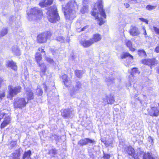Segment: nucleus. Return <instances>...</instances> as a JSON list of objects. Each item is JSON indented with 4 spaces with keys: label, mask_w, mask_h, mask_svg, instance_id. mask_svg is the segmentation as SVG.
I'll return each instance as SVG.
<instances>
[{
    "label": "nucleus",
    "mask_w": 159,
    "mask_h": 159,
    "mask_svg": "<svg viewBox=\"0 0 159 159\" xmlns=\"http://www.w3.org/2000/svg\"><path fill=\"white\" fill-rule=\"evenodd\" d=\"M61 116L65 118H70L73 115L72 111L68 109L61 110Z\"/></svg>",
    "instance_id": "nucleus-10"
},
{
    "label": "nucleus",
    "mask_w": 159,
    "mask_h": 159,
    "mask_svg": "<svg viewBox=\"0 0 159 159\" xmlns=\"http://www.w3.org/2000/svg\"><path fill=\"white\" fill-rule=\"evenodd\" d=\"M98 7L99 10V12H98V10L96 8H94L93 9V11L91 12L92 15L94 17H95L96 19H98V24L100 25H101L104 23V21L101 18H99L98 15L99 13L101 16L106 18V15L105 14L104 10L103 8L102 5V0H98Z\"/></svg>",
    "instance_id": "nucleus-2"
},
{
    "label": "nucleus",
    "mask_w": 159,
    "mask_h": 159,
    "mask_svg": "<svg viewBox=\"0 0 159 159\" xmlns=\"http://www.w3.org/2000/svg\"><path fill=\"white\" fill-rule=\"evenodd\" d=\"M108 104H112L114 103V100H106Z\"/></svg>",
    "instance_id": "nucleus-47"
},
{
    "label": "nucleus",
    "mask_w": 159,
    "mask_h": 159,
    "mask_svg": "<svg viewBox=\"0 0 159 159\" xmlns=\"http://www.w3.org/2000/svg\"><path fill=\"white\" fill-rule=\"evenodd\" d=\"M75 73L76 76L77 77L80 78L82 77L84 72L83 71L76 70H75Z\"/></svg>",
    "instance_id": "nucleus-29"
},
{
    "label": "nucleus",
    "mask_w": 159,
    "mask_h": 159,
    "mask_svg": "<svg viewBox=\"0 0 159 159\" xmlns=\"http://www.w3.org/2000/svg\"><path fill=\"white\" fill-rule=\"evenodd\" d=\"M102 39L101 35L99 34H96L93 35V38L91 40H93L94 43L100 41Z\"/></svg>",
    "instance_id": "nucleus-22"
},
{
    "label": "nucleus",
    "mask_w": 159,
    "mask_h": 159,
    "mask_svg": "<svg viewBox=\"0 0 159 159\" xmlns=\"http://www.w3.org/2000/svg\"><path fill=\"white\" fill-rule=\"evenodd\" d=\"M149 139H150L151 140V143H153V140L152 139V138L151 137H150L148 138Z\"/></svg>",
    "instance_id": "nucleus-56"
},
{
    "label": "nucleus",
    "mask_w": 159,
    "mask_h": 159,
    "mask_svg": "<svg viewBox=\"0 0 159 159\" xmlns=\"http://www.w3.org/2000/svg\"><path fill=\"white\" fill-rule=\"evenodd\" d=\"M8 94L7 95V98L11 99L21 91V87L19 86L13 87L10 85L8 87Z\"/></svg>",
    "instance_id": "nucleus-6"
},
{
    "label": "nucleus",
    "mask_w": 159,
    "mask_h": 159,
    "mask_svg": "<svg viewBox=\"0 0 159 159\" xmlns=\"http://www.w3.org/2000/svg\"><path fill=\"white\" fill-rule=\"evenodd\" d=\"M124 5L126 8H128L129 7V5L128 3L124 4Z\"/></svg>",
    "instance_id": "nucleus-53"
},
{
    "label": "nucleus",
    "mask_w": 159,
    "mask_h": 159,
    "mask_svg": "<svg viewBox=\"0 0 159 159\" xmlns=\"http://www.w3.org/2000/svg\"><path fill=\"white\" fill-rule=\"evenodd\" d=\"M138 54L139 56L143 57L146 55V52L145 51L142 49L138 51Z\"/></svg>",
    "instance_id": "nucleus-35"
},
{
    "label": "nucleus",
    "mask_w": 159,
    "mask_h": 159,
    "mask_svg": "<svg viewBox=\"0 0 159 159\" xmlns=\"http://www.w3.org/2000/svg\"><path fill=\"white\" fill-rule=\"evenodd\" d=\"M28 102H26L25 100H16L14 103V107L15 108H21L25 106L26 104Z\"/></svg>",
    "instance_id": "nucleus-12"
},
{
    "label": "nucleus",
    "mask_w": 159,
    "mask_h": 159,
    "mask_svg": "<svg viewBox=\"0 0 159 159\" xmlns=\"http://www.w3.org/2000/svg\"><path fill=\"white\" fill-rule=\"evenodd\" d=\"M13 143H15V144H16V142H13Z\"/></svg>",
    "instance_id": "nucleus-62"
},
{
    "label": "nucleus",
    "mask_w": 159,
    "mask_h": 159,
    "mask_svg": "<svg viewBox=\"0 0 159 159\" xmlns=\"http://www.w3.org/2000/svg\"><path fill=\"white\" fill-rule=\"evenodd\" d=\"M143 31H144V32L143 33V34L145 36L146 35H147V33L146 32L145 29V28L144 27H143Z\"/></svg>",
    "instance_id": "nucleus-50"
},
{
    "label": "nucleus",
    "mask_w": 159,
    "mask_h": 159,
    "mask_svg": "<svg viewBox=\"0 0 159 159\" xmlns=\"http://www.w3.org/2000/svg\"><path fill=\"white\" fill-rule=\"evenodd\" d=\"M78 6L75 1L68 2L66 5L65 8L67 11H64L65 18L66 20H71L76 17V11Z\"/></svg>",
    "instance_id": "nucleus-1"
},
{
    "label": "nucleus",
    "mask_w": 159,
    "mask_h": 159,
    "mask_svg": "<svg viewBox=\"0 0 159 159\" xmlns=\"http://www.w3.org/2000/svg\"><path fill=\"white\" fill-rule=\"evenodd\" d=\"M81 89V85L80 82L78 81L76 82L75 87L74 89L71 90L70 91V95L72 97V98H74L73 95L75 94L76 92L79 91H80Z\"/></svg>",
    "instance_id": "nucleus-11"
},
{
    "label": "nucleus",
    "mask_w": 159,
    "mask_h": 159,
    "mask_svg": "<svg viewBox=\"0 0 159 159\" xmlns=\"http://www.w3.org/2000/svg\"><path fill=\"white\" fill-rule=\"evenodd\" d=\"M22 152V150L21 148L17 149L15 152L11 154V159H20V157Z\"/></svg>",
    "instance_id": "nucleus-14"
},
{
    "label": "nucleus",
    "mask_w": 159,
    "mask_h": 159,
    "mask_svg": "<svg viewBox=\"0 0 159 159\" xmlns=\"http://www.w3.org/2000/svg\"><path fill=\"white\" fill-rule=\"evenodd\" d=\"M148 111L149 114L152 116L157 117L159 115V110L157 107H151Z\"/></svg>",
    "instance_id": "nucleus-9"
},
{
    "label": "nucleus",
    "mask_w": 159,
    "mask_h": 159,
    "mask_svg": "<svg viewBox=\"0 0 159 159\" xmlns=\"http://www.w3.org/2000/svg\"><path fill=\"white\" fill-rule=\"evenodd\" d=\"M88 11V7L87 6H84L80 10L81 13L83 14L87 12Z\"/></svg>",
    "instance_id": "nucleus-34"
},
{
    "label": "nucleus",
    "mask_w": 159,
    "mask_h": 159,
    "mask_svg": "<svg viewBox=\"0 0 159 159\" xmlns=\"http://www.w3.org/2000/svg\"><path fill=\"white\" fill-rule=\"evenodd\" d=\"M57 10V7L54 6L50 8L47 12L48 18L49 21L51 23H56L60 19Z\"/></svg>",
    "instance_id": "nucleus-3"
},
{
    "label": "nucleus",
    "mask_w": 159,
    "mask_h": 159,
    "mask_svg": "<svg viewBox=\"0 0 159 159\" xmlns=\"http://www.w3.org/2000/svg\"><path fill=\"white\" fill-rule=\"evenodd\" d=\"M53 0H45L43 2H41L39 3V5L41 7H46L47 5H50L52 3Z\"/></svg>",
    "instance_id": "nucleus-21"
},
{
    "label": "nucleus",
    "mask_w": 159,
    "mask_h": 159,
    "mask_svg": "<svg viewBox=\"0 0 159 159\" xmlns=\"http://www.w3.org/2000/svg\"><path fill=\"white\" fill-rule=\"evenodd\" d=\"M28 19L29 20H40L43 16L42 10L38 7L31 8L30 11L27 12Z\"/></svg>",
    "instance_id": "nucleus-4"
},
{
    "label": "nucleus",
    "mask_w": 159,
    "mask_h": 159,
    "mask_svg": "<svg viewBox=\"0 0 159 159\" xmlns=\"http://www.w3.org/2000/svg\"><path fill=\"white\" fill-rule=\"evenodd\" d=\"M35 58L38 64L40 63V61L41 60L42 57L41 54L39 52H37L35 55Z\"/></svg>",
    "instance_id": "nucleus-26"
},
{
    "label": "nucleus",
    "mask_w": 159,
    "mask_h": 159,
    "mask_svg": "<svg viewBox=\"0 0 159 159\" xmlns=\"http://www.w3.org/2000/svg\"><path fill=\"white\" fill-rule=\"evenodd\" d=\"M131 85V84L130 83V82H128V83L126 84V86H129Z\"/></svg>",
    "instance_id": "nucleus-55"
},
{
    "label": "nucleus",
    "mask_w": 159,
    "mask_h": 159,
    "mask_svg": "<svg viewBox=\"0 0 159 159\" xmlns=\"http://www.w3.org/2000/svg\"><path fill=\"white\" fill-rule=\"evenodd\" d=\"M78 24H80V23H78Z\"/></svg>",
    "instance_id": "nucleus-63"
},
{
    "label": "nucleus",
    "mask_w": 159,
    "mask_h": 159,
    "mask_svg": "<svg viewBox=\"0 0 159 159\" xmlns=\"http://www.w3.org/2000/svg\"><path fill=\"white\" fill-rule=\"evenodd\" d=\"M31 155V151L30 150L25 152L22 157L23 159H31L30 156Z\"/></svg>",
    "instance_id": "nucleus-24"
},
{
    "label": "nucleus",
    "mask_w": 159,
    "mask_h": 159,
    "mask_svg": "<svg viewBox=\"0 0 159 159\" xmlns=\"http://www.w3.org/2000/svg\"><path fill=\"white\" fill-rule=\"evenodd\" d=\"M26 94L27 96V99H33L34 98L33 94L31 91H27Z\"/></svg>",
    "instance_id": "nucleus-30"
},
{
    "label": "nucleus",
    "mask_w": 159,
    "mask_h": 159,
    "mask_svg": "<svg viewBox=\"0 0 159 159\" xmlns=\"http://www.w3.org/2000/svg\"><path fill=\"white\" fill-rule=\"evenodd\" d=\"M56 40L59 42H61V43H65V42L64 38L61 36L57 37Z\"/></svg>",
    "instance_id": "nucleus-36"
},
{
    "label": "nucleus",
    "mask_w": 159,
    "mask_h": 159,
    "mask_svg": "<svg viewBox=\"0 0 159 159\" xmlns=\"http://www.w3.org/2000/svg\"><path fill=\"white\" fill-rule=\"evenodd\" d=\"M44 89H45V91H46V90L47 89V86H46V85H45L44 86Z\"/></svg>",
    "instance_id": "nucleus-57"
},
{
    "label": "nucleus",
    "mask_w": 159,
    "mask_h": 159,
    "mask_svg": "<svg viewBox=\"0 0 159 159\" xmlns=\"http://www.w3.org/2000/svg\"><path fill=\"white\" fill-rule=\"evenodd\" d=\"M7 111L5 109H3L0 111V119L3 118L5 116V117L7 116Z\"/></svg>",
    "instance_id": "nucleus-28"
},
{
    "label": "nucleus",
    "mask_w": 159,
    "mask_h": 159,
    "mask_svg": "<svg viewBox=\"0 0 159 159\" xmlns=\"http://www.w3.org/2000/svg\"><path fill=\"white\" fill-rule=\"evenodd\" d=\"M129 1L128 2L130 3L135 4L138 2L136 0H129Z\"/></svg>",
    "instance_id": "nucleus-44"
},
{
    "label": "nucleus",
    "mask_w": 159,
    "mask_h": 159,
    "mask_svg": "<svg viewBox=\"0 0 159 159\" xmlns=\"http://www.w3.org/2000/svg\"><path fill=\"white\" fill-rule=\"evenodd\" d=\"M157 72L159 74V68H158V69L157 70Z\"/></svg>",
    "instance_id": "nucleus-58"
},
{
    "label": "nucleus",
    "mask_w": 159,
    "mask_h": 159,
    "mask_svg": "<svg viewBox=\"0 0 159 159\" xmlns=\"http://www.w3.org/2000/svg\"><path fill=\"white\" fill-rule=\"evenodd\" d=\"M6 66L8 67H10L15 70H17V67L16 63L13 61H8L6 63Z\"/></svg>",
    "instance_id": "nucleus-20"
},
{
    "label": "nucleus",
    "mask_w": 159,
    "mask_h": 159,
    "mask_svg": "<svg viewBox=\"0 0 159 159\" xmlns=\"http://www.w3.org/2000/svg\"><path fill=\"white\" fill-rule=\"evenodd\" d=\"M45 52V51H44V50L43 49V50L42 51V52Z\"/></svg>",
    "instance_id": "nucleus-61"
},
{
    "label": "nucleus",
    "mask_w": 159,
    "mask_h": 159,
    "mask_svg": "<svg viewBox=\"0 0 159 159\" xmlns=\"http://www.w3.org/2000/svg\"><path fill=\"white\" fill-rule=\"evenodd\" d=\"M88 0H83V2H87V1Z\"/></svg>",
    "instance_id": "nucleus-59"
},
{
    "label": "nucleus",
    "mask_w": 159,
    "mask_h": 159,
    "mask_svg": "<svg viewBox=\"0 0 159 159\" xmlns=\"http://www.w3.org/2000/svg\"><path fill=\"white\" fill-rule=\"evenodd\" d=\"M139 19L141 20V21L145 22L147 24H148V21L147 20L143 18H139Z\"/></svg>",
    "instance_id": "nucleus-42"
},
{
    "label": "nucleus",
    "mask_w": 159,
    "mask_h": 159,
    "mask_svg": "<svg viewBox=\"0 0 159 159\" xmlns=\"http://www.w3.org/2000/svg\"><path fill=\"white\" fill-rule=\"evenodd\" d=\"M5 96V93L4 92H2L0 93V99H2Z\"/></svg>",
    "instance_id": "nucleus-46"
},
{
    "label": "nucleus",
    "mask_w": 159,
    "mask_h": 159,
    "mask_svg": "<svg viewBox=\"0 0 159 159\" xmlns=\"http://www.w3.org/2000/svg\"><path fill=\"white\" fill-rule=\"evenodd\" d=\"M142 155H143V159H155L154 157L152 156L151 154L148 152L144 153L143 152V153L141 155L140 159Z\"/></svg>",
    "instance_id": "nucleus-23"
},
{
    "label": "nucleus",
    "mask_w": 159,
    "mask_h": 159,
    "mask_svg": "<svg viewBox=\"0 0 159 159\" xmlns=\"http://www.w3.org/2000/svg\"><path fill=\"white\" fill-rule=\"evenodd\" d=\"M130 34L133 36L138 35L140 34V32L139 29L135 26L131 27L130 30Z\"/></svg>",
    "instance_id": "nucleus-15"
},
{
    "label": "nucleus",
    "mask_w": 159,
    "mask_h": 159,
    "mask_svg": "<svg viewBox=\"0 0 159 159\" xmlns=\"http://www.w3.org/2000/svg\"><path fill=\"white\" fill-rule=\"evenodd\" d=\"M126 46L129 48L130 50L134 51L135 49L132 48V43L130 40L126 39L125 41Z\"/></svg>",
    "instance_id": "nucleus-25"
},
{
    "label": "nucleus",
    "mask_w": 159,
    "mask_h": 159,
    "mask_svg": "<svg viewBox=\"0 0 159 159\" xmlns=\"http://www.w3.org/2000/svg\"><path fill=\"white\" fill-rule=\"evenodd\" d=\"M133 73H139V71L137 68H133L132 69Z\"/></svg>",
    "instance_id": "nucleus-45"
},
{
    "label": "nucleus",
    "mask_w": 159,
    "mask_h": 159,
    "mask_svg": "<svg viewBox=\"0 0 159 159\" xmlns=\"http://www.w3.org/2000/svg\"><path fill=\"white\" fill-rule=\"evenodd\" d=\"M142 62L144 64L149 65L150 66L154 65L155 63V60L154 59H145L142 60Z\"/></svg>",
    "instance_id": "nucleus-18"
},
{
    "label": "nucleus",
    "mask_w": 159,
    "mask_h": 159,
    "mask_svg": "<svg viewBox=\"0 0 159 159\" xmlns=\"http://www.w3.org/2000/svg\"><path fill=\"white\" fill-rule=\"evenodd\" d=\"M155 7H156L150 5H147L146 7V8L149 10H152L154 9L155 8Z\"/></svg>",
    "instance_id": "nucleus-38"
},
{
    "label": "nucleus",
    "mask_w": 159,
    "mask_h": 159,
    "mask_svg": "<svg viewBox=\"0 0 159 159\" xmlns=\"http://www.w3.org/2000/svg\"><path fill=\"white\" fill-rule=\"evenodd\" d=\"M106 78V79H105V81L106 82H110L111 80V79H110V78L107 79L106 78Z\"/></svg>",
    "instance_id": "nucleus-52"
},
{
    "label": "nucleus",
    "mask_w": 159,
    "mask_h": 159,
    "mask_svg": "<svg viewBox=\"0 0 159 159\" xmlns=\"http://www.w3.org/2000/svg\"><path fill=\"white\" fill-rule=\"evenodd\" d=\"M45 59L50 64H53L54 63L53 59L51 58L46 57L45 58Z\"/></svg>",
    "instance_id": "nucleus-39"
},
{
    "label": "nucleus",
    "mask_w": 159,
    "mask_h": 159,
    "mask_svg": "<svg viewBox=\"0 0 159 159\" xmlns=\"http://www.w3.org/2000/svg\"><path fill=\"white\" fill-rule=\"evenodd\" d=\"M110 157V155L109 154H104L103 158L104 159H109Z\"/></svg>",
    "instance_id": "nucleus-43"
},
{
    "label": "nucleus",
    "mask_w": 159,
    "mask_h": 159,
    "mask_svg": "<svg viewBox=\"0 0 159 159\" xmlns=\"http://www.w3.org/2000/svg\"><path fill=\"white\" fill-rule=\"evenodd\" d=\"M7 33V29L6 28H3L0 31V37L5 35Z\"/></svg>",
    "instance_id": "nucleus-31"
},
{
    "label": "nucleus",
    "mask_w": 159,
    "mask_h": 159,
    "mask_svg": "<svg viewBox=\"0 0 159 159\" xmlns=\"http://www.w3.org/2000/svg\"><path fill=\"white\" fill-rule=\"evenodd\" d=\"M62 79L66 86L68 87L71 84V80L65 74L63 75L62 76Z\"/></svg>",
    "instance_id": "nucleus-17"
},
{
    "label": "nucleus",
    "mask_w": 159,
    "mask_h": 159,
    "mask_svg": "<svg viewBox=\"0 0 159 159\" xmlns=\"http://www.w3.org/2000/svg\"><path fill=\"white\" fill-rule=\"evenodd\" d=\"M12 52L16 55H20L21 54L20 50L19 47L17 45L13 46L11 48Z\"/></svg>",
    "instance_id": "nucleus-19"
},
{
    "label": "nucleus",
    "mask_w": 159,
    "mask_h": 159,
    "mask_svg": "<svg viewBox=\"0 0 159 159\" xmlns=\"http://www.w3.org/2000/svg\"><path fill=\"white\" fill-rule=\"evenodd\" d=\"M3 81V79L0 77V87L1 86Z\"/></svg>",
    "instance_id": "nucleus-51"
},
{
    "label": "nucleus",
    "mask_w": 159,
    "mask_h": 159,
    "mask_svg": "<svg viewBox=\"0 0 159 159\" xmlns=\"http://www.w3.org/2000/svg\"><path fill=\"white\" fill-rule=\"evenodd\" d=\"M10 120L11 119L10 117L9 116H7L5 117L4 121L7 123V124H9Z\"/></svg>",
    "instance_id": "nucleus-40"
},
{
    "label": "nucleus",
    "mask_w": 159,
    "mask_h": 159,
    "mask_svg": "<svg viewBox=\"0 0 159 159\" xmlns=\"http://www.w3.org/2000/svg\"><path fill=\"white\" fill-rule=\"evenodd\" d=\"M125 151L126 154L134 157V159H140L141 155L143 153V151L140 148H139L136 150V153H135L134 150L131 146L125 148Z\"/></svg>",
    "instance_id": "nucleus-5"
},
{
    "label": "nucleus",
    "mask_w": 159,
    "mask_h": 159,
    "mask_svg": "<svg viewBox=\"0 0 159 159\" xmlns=\"http://www.w3.org/2000/svg\"><path fill=\"white\" fill-rule=\"evenodd\" d=\"M8 124H7V123L6 122H5L4 121H3V122L1 124V128H4Z\"/></svg>",
    "instance_id": "nucleus-41"
},
{
    "label": "nucleus",
    "mask_w": 159,
    "mask_h": 159,
    "mask_svg": "<svg viewBox=\"0 0 159 159\" xmlns=\"http://www.w3.org/2000/svg\"><path fill=\"white\" fill-rule=\"evenodd\" d=\"M95 141L89 138H84V139L80 140L78 142V144L81 146H83L84 145L88 144L89 143H95Z\"/></svg>",
    "instance_id": "nucleus-8"
},
{
    "label": "nucleus",
    "mask_w": 159,
    "mask_h": 159,
    "mask_svg": "<svg viewBox=\"0 0 159 159\" xmlns=\"http://www.w3.org/2000/svg\"><path fill=\"white\" fill-rule=\"evenodd\" d=\"M158 106L159 107V104H158Z\"/></svg>",
    "instance_id": "nucleus-64"
},
{
    "label": "nucleus",
    "mask_w": 159,
    "mask_h": 159,
    "mask_svg": "<svg viewBox=\"0 0 159 159\" xmlns=\"http://www.w3.org/2000/svg\"><path fill=\"white\" fill-rule=\"evenodd\" d=\"M93 43V40L91 39L89 40H81L80 42L81 45L85 48L90 47Z\"/></svg>",
    "instance_id": "nucleus-13"
},
{
    "label": "nucleus",
    "mask_w": 159,
    "mask_h": 159,
    "mask_svg": "<svg viewBox=\"0 0 159 159\" xmlns=\"http://www.w3.org/2000/svg\"><path fill=\"white\" fill-rule=\"evenodd\" d=\"M153 29L156 34H159V28L156 27L155 26H153Z\"/></svg>",
    "instance_id": "nucleus-37"
},
{
    "label": "nucleus",
    "mask_w": 159,
    "mask_h": 159,
    "mask_svg": "<svg viewBox=\"0 0 159 159\" xmlns=\"http://www.w3.org/2000/svg\"><path fill=\"white\" fill-rule=\"evenodd\" d=\"M51 33L49 31H46L40 34L37 36V41L38 43H42L47 41V39L51 36Z\"/></svg>",
    "instance_id": "nucleus-7"
},
{
    "label": "nucleus",
    "mask_w": 159,
    "mask_h": 159,
    "mask_svg": "<svg viewBox=\"0 0 159 159\" xmlns=\"http://www.w3.org/2000/svg\"><path fill=\"white\" fill-rule=\"evenodd\" d=\"M89 27V25H86L84 27L82 28L81 29V31H84L85 30V29H87Z\"/></svg>",
    "instance_id": "nucleus-48"
},
{
    "label": "nucleus",
    "mask_w": 159,
    "mask_h": 159,
    "mask_svg": "<svg viewBox=\"0 0 159 159\" xmlns=\"http://www.w3.org/2000/svg\"><path fill=\"white\" fill-rule=\"evenodd\" d=\"M38 65L40 67V75L42 77L43 75H45L47 68L46 65L43 63H40Z\"/></svg>",
    "instance_id": "nucleus-16"
},
{
    "label": "nucleus",
    "mask_w": 159,
    "mask_h": 159,
    "mask_svg": "<svg viewBox=\"0 0 159 159\" xmlns=\"http://www.w3.org/2000/svg\"><path fill=\"white\" fill-rule=\"evenodd\" d=\"M43 93V92L42 89L39 86H38L37 88L35 90V93L36 95L38 96H40L42 95Z\"/></svg>",
    "instance_id": "nucleus-27"
},
{
    "label": "nucleus",
    "mask_w": 159,
    "mask_h": 159,
    "mask_svg": "<svg viewBox=\"0 0 159 159\" xmlns=\"http://www.w3.org/2000/svg\"><path fill=\"white\" fill-rule=\"evenodd\" d=\"M155 51L157 53H159V46L156 47L155 49Z\"/></svg>",
    "instance_id": "nucleus-49"
},
{
    "label": "nucleus",
    "mask_w": 159,
    "mask_h": 159,
    "mask_svg": "<svg viewBox=\"0 0 159 159\" xmlns=\"http://www.w3.org/2000/svg\"><path fill=\"white\" fill-rule=\"evenodd\" d=\"M19 0H13L14 2H18Z\"/></svg>",
    "instance_id": "nucleus-60"
},
{
    "label": "nucleus",
    "mask_w": 159,
    "mask_h": 159,
    "mask_svg": "<svg viewBox=\"0 0 159 159\" xmlns=\"http://www.w3.org/2000/svg\"><path fill=\"white\" fill-rule=\"evenodd\" d=\"M38 50L39 51L41 52L42 53V51L43 50V49H42L41 48H39L38 49Z\"/></svg>",
    "instance_id": "nucleus-54"
},
{
    "label": "nucleus",
    "mask_w": 159,
    "mask_h": 159,
    "mask_svg": "<svg viewBox=\"0 0 159 159\" xmlns=\"http://www.w3.org/2000/svg\"><path fill=\"white\" fill-rule=\"evenodd\" d=\"M131 57L132 59L133 58V57L128 52H125L123 53L122 55H121V58H125L127 57Z\"/></svg>",
    "instance_id": "nucleus-33"
},
{
    "label": "nucleus",
    "mask_w": 159,
    "mask_h": 159,
    "mask_svg": "<svg viewBox=\"0 0 159 159\" xmlns=\"http://www.w3.org/2000/svg\"><path fill=\"white\" fill-rule=\"evenodd\" d=\"M49 154L52 157H54L57 154V151L55 149H52L49 150Z\"/></svg>",
    "instance_id": "nucleus-32"
}]
</instances>
